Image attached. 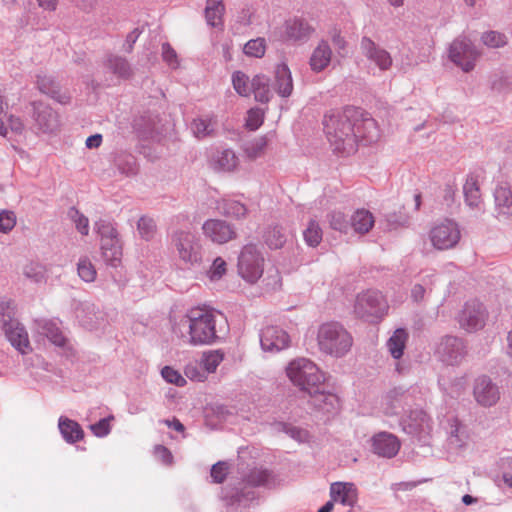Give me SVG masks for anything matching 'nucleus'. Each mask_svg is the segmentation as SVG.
<instances>
[{
    "mask_svg": "<svg viewBox=\"0 0 512 512\" xmlns=\"http://www.w3.org/2000/svg\"><path fill=\"white\" fill-rule=\"evenodd\" d=\"M491 89L501 94L509 93L512 91V81L507 76H495L491 83Z\"/></svg>",
    "mask_w": 512,
    "mask_h": 512,
    "instance_id": "nucleus-58",
    "label": "nucleus"
},
{
    "mask_svg": "<svg viewBox=\"0 0 512 512\" xmlns=\"http://www.w3.org/2000/svg\"><path fill=\"white\" fill-rule=\"evenodd\" d=\"M361 116V109L353 106L342 111L332 110L324 115L323 126L326 137L333 150L343 155L356 152V120Z\"/></svg>",
    "mask_w": 512,
    "mask_h": 512,
    "instance_id": "nucleus-3",
    "label": "nucleus"
},
{
    "mask_svg": "<svg viewBox=\"0 0 512 512\" xmlns=\"http://www.w3.org/2000/svg\"><path fill=\"white\" fill-rule=\"evenodd\" d=\"M77 272L79 277L85 282H93L97 272L89 258H80L77 263Z\"/></svg>",
    "mask_w": 512,
    "mask_h": 512,
    "instance_id": "nucleus-48",
    "label": "nucleus"
},
{
    "mask_svg": "<svg viewBox=\"0 0 512 512\" xmlns=\"http://www.w3.org/2000/svg\"><path fill=\"white\" fill-rule=\"evenodd\" d=\"M37 86L42 93L50 96L60 104H67L70 102V96L67 93L61 92L58 84L52 77L46 75H38Z\"/></svg>",
    "mask_w": 512,
    "mask_h": 512,
    "instance_id": "nucleus-29",
    "label": "nucleus"
},
{
    "mask_svg": "<svg viewBox=\"0 0 512 512\" xmlns=\"http://www.w3.org/2000/svg\"><path fill=\"white\" fill-rule=\"evenodd\" d=\"M389 404L386 408V413L390 415H398L410 413V410H415L413 406L417 405L420 399V391L417 388H410L404 390L402 388H395L388 394Z\"/></svg>",
    "mask_w": 512,
    "mask_h": 512,
    "instance_id": "nucleus-14",
    "label": "nucleus"
},
{
    "mask_svg": "<svg viewBox=\"0 0 512 512\" xmlns=\"http://www.w3.org/2000/svg\"><path fill=\"white\" fill-rule=\"evenodd\" d=\"M58 427L63 439L69 444H74L84 437V431L80 424L67 417L59 418Z\"/></svg>",
    "mask_w": 512,
    "mask_h": 512,
    "instance_id": "nucleus-32",
    "label": "nucleus"
},
{
    "mask_svg": "<svg viewBox=\"0 0 512 512\" xmlns=\"http://www.w3.org/2000/svg\"><path fill=\"white\" fill-rule=\"evenodd\" d=\"M113 419L114 416L109 415L108 417L102 418L96 423L92 424L90 426L92 433L99 438L106 437L111 431L110 421Z\"/></svg>",
    "mask_w": 512,
    "mask_h": 512,
    "instance_id": "nucleus-57",
    "label": "nucleus"
},
{
    "mask_svg": "<svg viewBox=\"0 0 512 512\" xmlns=\"http://www.w3.org/2000/svg\"><path fill=\"white\" fill-rule=\"evenodd\" d=\"M266 51V40L262 37L249 40L243 48V52L248 57L262 58Z\"/></svg>",
    "mask_w": 512,
    "mask_h": 512,
    "instance_id": "nucleus-45",
    "label": "nucleus"
},
{
    "mask_svg": "<svg viewBox=\"0 0 512 512\" xmlns=\"http://www.w3.org/2000/svg\"><path fill=\"white\" fill-rule=\"evenodd\" d=\"M264 122V111L261 108L254 107L248 110L246 117V127L251 130H257Z\"/></svg>",
    "mask_w": 512,
    "mask_h": 512,
    "instance_id": "nucleus-55",
    "label": "nucleus"
},
{
    "mask_svg": "<svg viewBox=\"0 0 512 512\" xmlns=\"http://www.w3.org/2000/svg\"><path fill=\"white\" fill-rule=\"evenodd\" d=\"M482 42L484 45L490 48H500L506 45L507 43V37L497 31H489L485 32L481 37Z\"/></svg>",
    "mask_w": 512,
    "mask_h": 512,
    "instance_id": "nucleus-54",
    "label": "nucleus"
},
{
    "mask_svg": "<svg viewBox=\"0 0 512 512\" xmlns=\"http://www.w3.org/2000/svg\"><path fill=\"white\" fill-rule=\"evenodd\" d=\"M286 241L282 228L275 226L265 233V242L271 249H279Z\"/></svg>",
    "mask_w": 512,
    "mask_h": 512,
    "instance_id": "nucleus-52",
    "label": "nucleus"
},
{
    "mask_svg": "<svg viewBox=\"0 0 512 512\" xmlns=\"http://www.w3.org/2000/svg\"><path fill=\"white\" fill-rule=\"evenodd\" d=\"M137 229L142 239L149 241L156 233L155 221L147 216H142L137 223Z\"/></svg>",
    "mask_w": 512,
    "mask_h": 512,
    "instance_id": "nucleus-51",
    "label": "nucleus"
},
{
    "mask_svg": "<svg viewBox=\"0 0 512 512\" xmlns=\"http://www.w3.org/2000/svg\"><path fill=\"white\" fill-rule=\"evenodd\" d=\"M100 248L106 265L117 268L121 264L122 246L118 236L101 241Z\"/></svg>",
    "mask_w": 512,
    "mask_h": 512,
    "instance_id": "nucleus-26",
    "label": "nucleus"
},
{
    "mask_svg": "<svg viewBox=\"0 0 512 512\" xmlns=\"http://www.w3.org/2000/svg\"><path fill=\"white\" fill-rule=\"evenodd\" d=\"M388 308V303L381 292L367 290L357 296L354 312L359 318L375 323L387 314Z\"/></svg>",
    "mask_w": 512,
    "mask_h": 512,
    "instance_id": "nucleus-8",
    "label": "nucleus"
},
{
    "mask_svg": "<svg viewBox=\"0 0 512 512\" xmlns=\"http://www.w3.org/2000/svg\"><path fill=\"white\" fill-rule=\"evenodd\" d=\"M466 354L465 345L461 338L445 336L436 348V355L446 365L459 364Z\"/></svg>",
    "mask_w": 512,
    "mask_h": 512,
    "instance_id": "nucleus-15",
    "label": "nucleus"
},
{
    "mask_svg": "<svg viewBox=\"0 0 512 512\" xmlns=\"http://www.w3.org/2000/svg\"><path fill=\"white\" fill-rule=\"evenodd\" d=\"M401 447L398 437L389 432H379L372 437L373 452L383 458L395 457Z\"/></svg>",
    "mask_w": 512,
    "mask_h": 512,
    "instance_id": "nucleus-20",
    "label": "nucleus"
},
{
    "mask_svg": "<svg viewBox=\"0 0 512 512\" xmlns=\"http://www.w3.org/2000/svg\"><path fill=\"white\" fill-rule=\"evenodd\" d=\"M494 201L499 218L512 217V190L508 184H500L495 188Z\"/></svg>",
    "mask_w": 512,
    "mask_h": 512,
    "instance_id": "nucleus-25",
    "label": "nucleus"
},
{
    "mask_svg": "<svg viewBox=\"0 0 512 512\" xmlns=\"http://www.w3.org/2000/svg\"><path fill=\"white\" fill-rule=\"evenodd\" d=\"M115 165L121 174L126 176L136 175L138 166L136 158L129 153L121 152L115 157Z\"/></svg>",
    "mask_w": 512,
    "mask_h": 512,
    "instance_id": "nucleus-41",
    "label": "nucleus"
},
{
    "mask_svg": "<svg viewBox=\"0 0 512 512\" xmlns=\"http://www.w3.org/2000/svg\"><path fill=\"white\" fill-rule=\"evenodd\" d=\"M356 147L361 142L364 145L375 143L380 138V130L377 122L361 111V116L355 125Z\"/></svg>",
    "mask_w": 512,
    "mask_h": 512,
    "instance_id": "nucleus-22",
    "label": "nucleus"
},
{
    "mask_svg": "<svg viewBox=\"0 0 512 512\" xmlns=\"http://www.w3.org/2000/svg\"><path fill=\"white\" fill-rule=\"evenodd\" d=\"M435 275L433 273L426 274L422 277V283L415 284L411 289V297L414 302H420L424 299L427 290H431Z\"/></svg>",
    "mask_w": 512,
    "mask_h": 512,
    "instance_id": "nucleus-44",
    "label": "nucleus"
},
{
    "mask_svg": "<svg viewBox=\"0 0 512 512\" xmlns=\"http://www.w3.org/2000/svg\"><path fill=\"white\" fill-rule=\"evenodd\" d=\"M188 329V343L193 346L211 345L223 337L227 321L222 313L206 307L189 309L178 324L173 326L174 333H181V328Z\"/></svg>",
    "mask_w": 512,
    "mask_h": 512,
    "instance_id": "nucleus-1",
    "label": "nucleus"
},
{
    "mask_svg": "<svg viewBox=\"0 0 512 512\" xmlns=\"http://www.w3.org/2000/svg\"><path fill=\"white\" fill-rule=\"evenodd\" d=\"M68 215L71 220L75 223L76 229L82 235L86 236L89 233V220L88 218L80 213L75 207H71L68 211Z\"/></svg>",
    "mask_w": 512,
    "mask_h": 512,
    "instance_id": "nucleus-53",
    "label": "nucleus"
},
{
    "mask_svg": "<svg viewBox=\"0 0 512 512\" xmlns=\"http://www.w3.org/2000/svg\"><path fill=\"white\" fill-rule=\"evenodd\" d=\"M270 79L262 74L255 75L251 80V92L257 102L267 104L272 98Z\"/></svg>",
    "mask_w": 512,
    "mask_h": 512,
    "instance_id": "nucleus-33",
    "label": "nucleus"
},
{
    "mask_svg": "<svg viewBox=\"0 0 512 512\" xmlns=\"http://www.w3.org/2000/svg\"><path fill=\"white\" fill-rule=\"evenodd\" d=\"M286 374L300 391L307 393L315 401L321 398L324 404L334 406L335 395L326 392L325 375L313 361L307 358L294 359L286 367Z\"/></svg>",
    "mask_w": 512,
    "mask_h": 512,
    "instance_id": "nucleus-4",
    "label": "nucleus"
},
{
    "mask_svg": "<svg viewBox=\"0 0 512 512\" xmlns=\"http://www.w3.org/2000/svg\"><path fill=\"white\" fill-rule=\"evenodd\" d=\"M162 58L172 68L179 65L175 50L167 42L162 44Z\"/></svg>",
    "mask_w": 512,
    "mask_h": 512,
    "instance_id": "nucleus-64",
    "label": "nucleus"
},
{
    "mask_svg": "<svg viewBox=\"0 0 512 512\" xmlns=\"http://www.w3.org/2000/svg\"><path fill=\"white\" fill-rule=\"evenodd\" d=\"M323 232L316 220H310L306 229L303 231L305 243L310 247H317L322 241Z\"/></svg>",
    "mask_w": 512,
    "mask_h": 512,
    "instance_id": "nucleus-42",
    "label": "nucleus"
},
{
    "mask_svg": "<svg viewBox=\"0 0 512 512\" xmlns=\"http://www.w3.org/2000/svg\"><path fill=\"white\" fill-rule=\"evenodd\" d=\"M191 130L195 137L204 138L213 131L212 121L209 117H198L191 123Z\"/></svg>",
    "mask_w": 512,
    "mask_h": 512,
    "instance_id": "nucleus-46",
    "label": "nucleus"
},
{
    "mask_svg": "<svg viewBox=\"0 0 512 512\" xmlns=\"http://www.w3.org/2000/svg\"><path fill=\"white\" fill-rule=\"evenodd\" d=\"M468 432L467 429L460 432L458 435L448 436L447 441L450 449H462L466 446L468 441Z\"/></svg>",
    "mask_w": 512,
    "mask_h": 512,
    "instance_id": "nucleus-63",
    "label": "nucleus"
},
{
    "mask_svg": "<svg viewBox=\"0 0 512 512\" xmlns=\"http://www.w3.org/2000/svg\"><path fill=\"white\" fill-rule=\"evenodd\" d=\"M372 213L366 209H358L350 218V224L355 232L365 234L370 231L374 225Z\"/></svg>",
    "mask_w": 512,
    "mask_h": 512,
    "instance_id": "nucleus-36",
    "label": "nucleus"
},
{
    "mask_svg": "<svg viewBox=\"0 0 512 512\" xmlns=\"http://www.w3.org/2000/svg\"><path fill=\"white\" fill-rule=\"evenodd\" d=\"M38 331L41 335L45 336L55 346H65L67 339L63 335L57 322L46 319L40 320L38 321Z\"/></svg>",
    "mask_w": 512,
    "mask_h": 512,
    "instance_id": "nucleus-30",
    "label": "nucleus"
},
{
    "mask_svg": "<svg viewBox=\"0 0 512 512\" xmlns=\"http://www.w3.org/2000/svg\"><path fill=\"white\" fill-rule=\"evenodd\" d=\"M408 340V333L404 328H398L387 340L386 346L394 359H400L403 355Z\"/></svg>",
    "mask_w": 512,
    "mask_h": 512,
    "instance_id": "nucleus-35",
    "label": "nucleus"
},
{
    "mask_svg": "<svg viewBox=\"0 0 512 512\" xmlns=\"http://www.w3.org/2000/svg\"><path fill=\"white\" fill-rule=\"evenodd\" d=\"M224 12L225 6L222 0H207L205 18L209 26L222 28Z\"/></svg>",
    "mask_w": 512,
    "mask_h": 512,
    "instance_id": "nucleus-34",
    "label": "nucleus"
},
{
    "mask_svg": "<svg viewBox=\"0 0 512 512\" xmlns=\"http://www.w3.org/2000/svg\"><path fill=\"white\" fill-rule=\"evenodd\" d=\"M272 427L274 430L278 432H283L287 434L290 438L294 439L299 443H304L308 441L309 433L307 430L302 429L297 426H293L286 422H274L272 423Z\"/></svg>",
    "mask_w": 512,
    "mask_h": 512,
    "instance_id": "nucleus-39",
    "label": "nucleus"
},
{
    "mask_svg": "<svg viewBox=\"0 0 512 512\" xmlns=\"http://www.w3.org/2000/svg\"><path fill=\"white\" fill-rule=\"evenodd\" d=\"M273 89L282 98H288L293 92L292 74L285 63H279L274 69Z\"/></svg>",
    "mask_w": 512,
    "mask_h": 512,
    "instance_id": "nucleus-24",
    "label": "nucleus"
},
{
    "mask_svg": "<svg viewBox=\"0 0 512 512\" xmlns=\"http://www.w3.org/2000/svg\"><path fill=\"white\" fill-rule=\"evenodd\" d=\"M16 311L12 301L0 302V322L2 330L10 344L21 354L29 348V338L25 327L15 318Z\"/></svg>",
    "mask_w": 512,
    "mask_h": 512,
    "instance_id": "nucleus-6",
    "label": "nucleus"
},
{
    "mask_svg": "<svg viewBox=\"0 0 512 512\" xmlns=\"http://www.w3.org/2000/svg\"><path fill=\"white\" fill-rule=\"evenodd\" d=\"M260 344L264 351L279 352L290 344L288 333L278 326H267L260 332Z\"/></svg>",
    "mask_w": 512,
    "mask_h": 512,
    "instance_id": "nucleus-18",
    "label": "nucleus"
},
{
    "mask_svg": "<svg viewBox=\"0 0 512 512\" xmlns=\"http://www.w3.org/2000/svg\"><path fill=\"white\" fill-rule=\"evenodd\" d=\"M214 166L218 170L232 171L238 164V157L232 149L217 151L213 158Z\"/></svg>",
    "mask_w": 512,
    "mask_h": 512,
    "instance_id": "nucleus-38",
    "label": "nucleus"
},
{
    "mask_svg": "<svg viewBox=\"0 0 512 512\" xmlns=\"http://www.w3.org/2000/svg\"><path fill=\"white\" fill-rule=\"evenodd\" d=\"M331 501L343 506L353 507L358 500L357 489L353 483L335 482L330 487Z\"/></svg>",
    "mask_w": 512,
    "mask_h": 512,
    "instance_id": "nucleus-23",
    "label": "nucleus"
},
{
    "mask_svg": "<svg viewBox=\"0 0 512 512\" xmlns=\"http://www.w3.org/2000/svg\"><path fill=\"white\" fill-rule=\"evenodd\" d=\"M473 395L479 405L492 407L500 399V389L490 377L482 375L475 379Z\"/></svg>",
    "mask_w": 512,
    "mask_h": 512,
    "instance_id": "nucleus-17",
    "label": "nucleus"
},
{
    "mask_svg": "<svg viewBox=\"0 0 512 512\" xmlns=\"http://www.w3.org/2000/svg\"><path fill=\"white\" fill-rule=\"evenodd\" d=\"M228 473V464L224 461H218L210 470V475L215 483H222Z\"/></svg>",
    "mask_w": 512,
    "mask_h": 512,
    "instance_id": "nucleus-62",
    "label": "nucleus"
},
{
    "mask_svg": "<svg viewBox=\"0 0 512 512\" xmlns=\"http://www.w3.org/2000/svg\"><path fill=\"white\" fill-rule=\"evenodd\" d=\"M31 106L37 129L43 133L53 132L58 126L57 113L42 102H33Z\"/></svg>",
    "mask_w": 512,
    "mask_h": 512,
    "instance_id": "nucleus-21",
    "label": "nucleus"
},
{
    "mask_svg": "<svg viewBox=\"0 0 512 512\" xmlns=\"http://www.w3.org/2000/svg\"><path fill=\"white\" fill-rule=\"evenodd\" d=\"M105 67L115 76L121 79H129L133 75V70L126 58L108 54L104 62Z\"/></svg>",
    "mask_w": 512,
    "mask_h": 512,
    "instance_id": "nucleus-31",
    "label": "nucleus"
},
{
    "mask_svg": "<svg viewBox=\"0 0 512 512\" xmlns=\"http://www.w3.org/2000/svg\"><path fill=\"white\" fill-rule=\"evenodd\" d=\"M429 238L434 248L438 250L451 249L460 241L459 225L453 220L446 219L431 228Z\"/></svg>",
    "mask_w": 512,
    "mask_h": 512,
    "instance_id": "nucleus-10",
    "label": "nucleus"
},
{
    "mask_svg": "<svg viewBox=\"0 0 512 512\" xmlns=\"http://www.w3.org/2000/svg\"><path fill=\"white\" fill-rule=\"evenodd\" d=\"M360 50L362 55L380 71H387L391 68L393 63L391 54L371 38L367 36L361 38Z\"/></svg>",
    "mask_w": 512,
    "mask_h": 512,
    "instance_id": "nucleus-16",
    "label": "nucleus"
},
{
    "mask_svg": "<svg viewBox=\"0 0 512 512\" xmlns=\"http://www.w3.org/2000/svg\"><path fill=\"white\" fill-rule=\"evenodd\" d=\"M217 209L226 217L235 219L244 218L247 214L246 206L240 201L234 199H223L218 202Z\"/></svg>",
    "mask_w": 512,
    "mask_h": 512,
    "instance_id": "nucleus-37",
    "label": "nucleus"
},
{
    "mask_svg": "<svg viewBox=\"0 0 512 512\" xmlns=\"http://www.w3.org/2000/svg\"><path fill=\"white\" fill-rule=\"evenodd\" d=\"M226 273V262L221 257H217L214 259L209 271L208 277L212 281L219 280Z\"/></svg>",
    "mask_w": 512,
    "mask_h": 512,
    "instance_id": "nucleus-60",
    "label": "nucleus"
},
{
    "mask_svg": "<svg viewBox=\"0 0 512 512\" xmlns=\"http://www.w3.org/2000/svg\"><path fill=\"white\" fill-rule=\"evenodd\" d=\"M317 342L322 353L341 358L350 351L353 338L340 323L327 322L319 327Z\"/></svg>",
    "mask_w": 512,
    "mask_h": 512,
    "instance_id": "nucleus-5",
    "label": "nucleus"
},
{
    "mask_svg": "<svg viewBox=\"0 0 512 512\" xmlns=\"http://www.w3.org/2000/svg\"><path fill=\"white\" fill-rule=\"evenodd\" d=\"M402 431L410 436L411 440L421 446L429 445L433 421L432 418L422 409L410 410V413L403 415L400 419Z\"/></svg>",
    "mask_w": 512,
    "mask_h": 512,
    "instance_id": "nucleus-7",
    "label": "nucleus"
},
{
    "mask_svg": "<svg viewBox=\"0 0 512 512\" xmlns=\"http://www.w3.org/2000/svg\"><path fill=\"white\" fill-rule=\"evenodd\" d=\"M331 58L332 50L330 45L326 40H321L311 54L309 60L311 70L314 72L323 71L330 64Z\"/></svg>",
    "mask_w": 512,
    "mask_h": 512,
    "instance_id": "nucleus-27",
    "label": "nucleus"
},
{
    "mask_svg": "<svg viewBox=\"0 0 512 512\" xmlns=\"http://www.w3.org/2000/svg\"><path fill=\"white\" fill-rule=\"evenodd\" d=\"M16 224L14 212L3 210L0 212V232L7 233L11 231Z\"/></svg>",
    "mask_w": 512,
    "mask_h": 512,
    "instance_id": "nucleus-61",
    "label": "nucleus"
},
{
    "mask_svg": "<svg viewBox=\"0 0 512 512\" xmlns=\"http://www.w3.org/2000/svg\"><path fill=\"white\" fill-rule=\"evenodd\" d=\"M277 485V478L272 471L254 467L245 472L234 485L228 484L221 490V499L231 512H243L258 498V487L271 489Z\"/></svg>",
    "mask_w": 512,
    "mask_h": 512,
    "instance_id": "nucleus-2",
    "label": "nucleus"
},
{
    "mask_svg": "<svg viewBox=\"0 0 512 512\" xmlns=\"http://www.w3.org/2000/svg\"><path fill=\"white\" fill-rule=\"evenodd\" d=\"M263 266L264 258L257 245H245L238 258L240 276L249 283H255L263 274Z\"/></svg>",
    "mask_w": 512,
    "mask_h": 512,
    "instance_id": "nucleus-9",
    "label": "nucleus"
},
{
    "mask_svg": "<svg viewBox=\"0 0 512 512\" xmlns=\"http://www.w3.org/2000/svg\"><path fill=\"white\" fill-rule=\"evenodd\" d=\"M232 84L235 91L240 95L247 97L251 93V81L242 71H235L232 74Z\"/></svg>",
    "mask_w": 512,
    "mask_h": 512,
    "instance_id": "nucleus-43",
    "label": "nucleus"
},
{
    "mask_svg": "<svg viewBox=\"0 0 512 512\" xmlns=\"http://www.w3.org/2000/svg\"><path fill=\"white\" fill-rule=\"evenodd\" d=\"M314 28L302 18H294L286 21L285 32L289 39L305 41L313 33Z\"/></svg>",
    "mask_w": 512,
    "mask_h": 512,
    "instance_id": "nucleus-28",
    "label": "nucleus"
},
{
    "mask_svg": "<svg viewBox=\"0 0 512 512\" xmlns=\"http://www.w3.org/2000/svg\"><path fill=\"white\" fill-rule=\"evenodd\" d=\"M463 193L466 204L471 208L479 207L481 203L480 188L477 181L469 176L463 186Z\"/></svg>",
    "mask_w": 512,
    "mask_h": 512,
    "instance_id": "nucleus-40",
    "label": "nucleus"
},
{
    "mask_svg": "<svg viewBox=\"0 0 512 512\" xmlns=\"http://www.w3.org/2000/svg\"><path fill=\"white\" fill-rule=\"evenodd\" d=\"M94 230L100 236V240L115 238L118 236L114 223L108 219H99L94 224Z\"/></svg>",
    "mask_w": 512,
    "mask_h": 512,
    "instance_id": "nucleus-47",
    "label": "nucleus"
},
{
    "mask_svg": "<svg viewBox=\"0 0 512 512\" xmlns=\"http://www.w3.org/2000/svg\"><path fill=\"white\" fill-rule=\"evenodd\" d=\"M488 312L478 300H469L465 302L457 315V321L460 328L467 332H475L485 326Z\"/></svg>",
    "mask_w": 512,
    "mask_h": 512,
    "instance_id": "nucleus-12",
    "label": "nucleus"
},
{
    "mask_svg": "<svg viewBox=\"0 0 512 512\" xmlns=\"http://www.w3.org/2000/svg\"><path fill=\"white\" fill-rule=\"evenodd\" d=\"M172 241L182 261L190 265L201 262L202 248L199 239L193 233L184 230L176 231Z\"/></svg>",
    "mask_w": 512,
    "mask_h": 512,
    "instance_id": "nucleus-11",
    "label": "nucleus"
},
{
    "mask_svg": "<svg viewBox=\"0 0 512 512\" xmlns=\"http://www.w3.org/2000/svg\"><path fill=\"white\" fill-rule=\"evenodd\" d=\"M161 375L168 383H172L180 387L186 383L184 377L170 366H165L161 370Z\"/></svg>",
    "mask_w": 512,
    "mask_h": 512,
    "instance_id": "nucleus-59",
    "label": "nucleus"
},
{
    "mask_svg": "<svg viewBox=\"0 0 512 512\" xmlns=\"http://www.w3.org/2000/svg\"><path fill=\"white\" fill-rule=\"evenodd\" d=\"M330 227L333 230L346 233L350 226V220L341 211H332L327 215Z\"/></svg>",
    "mask_w": 512,
    "mask_h": 512,
    "instance_id": "nucleus-49",
    "label": "nucleus"
},
{
    "mask_svg": "<svg viewBox=\"0 0 512 512\" xmlns=\"http://www.w3.org/2000/svg\"><path fill=\"white\" fill-rule=\"evenodd\" d=\"M202 229L206 237L219 244L226 243L236 237L235 228L220 219H209L205 221Z\"/></svg>",
    "mask_w": 512,
    "mask_h": 512,
    "instance_id": "nucleus-19",
    "label": "nucleus"
},
{
    "mask_svg": "<svg viewBox=\"0 0 512 512\" xmlns=\"http://www.w3.org/2000/svg\"><path fill=\"white\" fill-rule=\"evenodd\" d=\"M24 275L32 281L39 283L45 279V268L39 263L31 262L24 267Z\"/></svg>",
    "mask_w": 512,
    "mask_h": 512,
    "instance_id": "nucleus-56",
    "label": "nucleus"
},
{
    "mask_svg": "<svg viewBox=\"0 0 512 512\" xmlns=\"http://www.w3.org/2000/svg\"><path fill=\"white\" fill-rule=\"evenodd\" d=\"M478 52L467 38L455 39L449 48V59L464 72H470L475 67Z\"/></svg>",
    "mask_w": 512,
    "mask_h": 512,
    "instance_id": "nucleus-13",
    "label": "nucleus"
},
{
    "mask_svg": "<svg viewBox=\"0 0 512 512\" xmlns=\"http://www.w3.org/2000/svg\"><path fill=\"white\" fill-rule=\"evenodd\" d=\"M224 359V353L221 350H214L204 353L202 358V365L204 369L213 373Z\"/></svg>",
    "mask_w": 512,
    "mask_h": 512,
    "instance_id": "nucleus-50",
    "label": "nucleus"
}]
</instances>
